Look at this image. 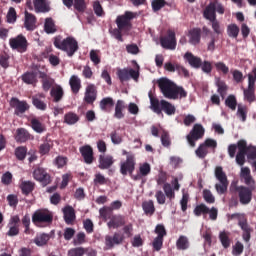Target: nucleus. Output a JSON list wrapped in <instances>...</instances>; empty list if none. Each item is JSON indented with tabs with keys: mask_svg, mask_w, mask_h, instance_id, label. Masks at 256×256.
Returning <instances> with one entry per match:
<instances>
[{
	"mask_svg": "<svg viewBox=\"0 0 256 256\" xmlns=\"http://www.w3.org/2000/svg\"><path fill=\"white\" fill-rule=\"evenodd\" d=\"M158 87L166 99H185L187 97V91L185 88L178 86L169 78H160L158 81Z\"/></svg>",
	"mask_w": 256,
	"mask_h": 256,
	"instance_id": "obj_1",
	"label": "nucleus"
},
{
	"mask_svg": "<svg viewBox=\"0 0 256 256\" xmlns=\"http://www.w3.org/2000/svg\"><path fill=\"white\" fill-rule=\"evenodd\" d=\"M53 45L59 51H64L68 57H73L79 51V42L73 36L66 38H63L61 35L55 36Z\"/></svg>",
	"mask_w": 256,
	"mask_h": 256,
	"instance_id": "obj_2",
	"label": "nucleus"
},
{
	"mask_svg": "<svg viewBox=\"0 0 256 256\" xmlns=\"http://www.w3.org/2000/svg\"><path fill=\"white\" fill-rule=\"evenodd\" d=\"M148 97L150 99L151 109L154 113L161 115L162 111H164L166 115H175V111H177V109L173 104H171V102H168L167 100L159 101L158 98L153 97V93L151 92H149Z\"/></svg>",
	"mask_w": 256,
	"mask_h": 256,
	"instance_id": "obj_3",
	"label": "nucleus"
},
{
	"mask_svg": "<svg viewBox=\"0 0 256 256\" xmlns=\"http://www.w3.org/2000/svg\"><path fill=\"white\" fill-rule=\"evenodd\" d=\"M32 222L38 227H49L53 223V212L47 209L36 210L32 215Z\"/></svg>",
	"mask_w": 256,
	"mask_h": 256,
	"instance_id": "obj_4",
	"label": "nucleus"
},
{
	"mask_svg": "<svg viewBox=\"0 0 256 256\" xmlns=\"http://www.w3.org/2000/svg\"><path fill=\"white\" fill-rule=\"evenodd\" d=\"M214 175L217 181H219V183L215 184V189L218 195H225V193H227V188L229 187V180L227 179V174L223 171V167L217 166Z\"/></svg>",
	"mask_w": 256,
	"mask_h": 256,
	"instance_id": "obj_5",
	"label": "nucleus"
},
{
	"mask_svg": "<svg viewBox=\"0 0 256 256\" xmlns=\"http://www.w3.org/2000/svg\"><path fill=\"white\" fill-rule=\"evenodd\" d=\"M137 17V13L126 11L123 15L116 18V25L120 31H129L133 29L131 21Z\"/></svg>",
	"mask_w": 256,
	"mask_h": 256,
	"instance_id": "obj_6",
	"label": "nucleus"
},
{
	"mask_svg": "<svg viewBox=\"0 0 256 256\" xmlns=\"http://www.w3.org/2000/svg\"><path fill=\"white\" fill-rule=\"evenodd\" d=\"M235 218H238V225L243 231L242 239L246 243H249V241H251V231H253V229H251V226H249V223L247 222V217L239 213L231 214L230 219H235Z\"/></svg>",
	"mask_w": 256,
	"mask_h": 256,
	"instance_id": "obj_7",
	"label": "nucleus"
},
{
	"mask_svg": "<svg viewBox=\"0 0 256 256\" xmlns=\"http://www.w3.org/2000/svg\"><path fill=\"white\" fill-rule=\"evenodd\" d=\"M209 149H217V140L208 138L203 143L199 145V147L195 150L196 156L199 159H205L207 155H209Z\"/></svg>",
	"mask_w": 256,
	"mask_h": 256,
	"instance_id": "obj_8",
	"label": "nucleus"
},
{
	"mask_svg": "<svg viewBox=\"0 0 256 256\" xmlns=\"http://www.w3.org/2000/svg\"><path fill=\"white\" fill-rule=\"evenodd\" d=\"M254 190L247 188V186H234V191L237 193L241 205H249L251 203Z\"/></svg>",
	"mask_w": 256,
	"mask_h": 256,
	"instance_id": "obj_9",
	"label": "nucleus"
},
{
	"mask_svg": "<svg viewBox=\"0 0 256 256\" xmlns=\"http://www.w3.org/2000/svg\"><path fill=\"white\" fill-rule=\"evenodd\" d=\"M203 137H205V128H203V125L194 124L192 130L186 136V139L190 147H195L196 141H199V139H203Z\"/></svg>",
	"mask_w": 256,
	"mask_h": 256,
	"instance_id": "obj_10",
	"label": "nucleus"
},
{
	"mask_svg": "<svg viewBox=\"0 0 256 256\" xmlns=\"http://www.w3.org/2000/svg\"><path fill=\"white\" fill-rule=\"evenodd\" d=\"M11 49L18 51V53H25L29 47V42L23 34H19L14 38L9 39Z\"/></svg>",
	"mask_w": 256,
	"mask_h": 256,
	"instance_id": "obj_11",
	"label": "nucleus"
},
{
	"mask_svg": "<svg viewBox=\"0 0 256 256\" xmlns=\"http://www.w3.org/2000/svg\"><path fill=\"white\" fill-rule=\"evenodd\" d=\"M135 165L137 162L135 161V156L133 154H128L126 156V160L121 162L120 164V173L121 175H130L133 178V172L135 171Z\"/></svg>",
	"mask_w": 256,
	"mask_h": 256,
	"instance_id": "obj_12",
	"label": "nucleus"
},
{
	"mask_svg": "<svg viewBox=\"0 0 256 256\" xmlns=\"http://www.w3.org/2000/svg\"><path fill=\"white\" fill-rule=\"evenodd\" d=\"M32 175L35 181L42 183V187H47V185L51 184V175H49L47 170L41 166L36 167L33 170Z\"/></svg>",
	"mask_w": 256,
	"mask_h": 256,
	"instance_id": "obj_13",
	"label": "nucleus"
},
{
	"mask_svg": "<svg viewBox=\"0 0 256 256\" xmlns=\"http://www.w3.org/2000/svg\"><path fill=\"white\" fill-rule=\"evenodd\" d=\"M116 75L121 83L129 81V79H134V81L139 80V71H136L133 68L118 69Z\"/></svg>",
	"mask_w": 256,
	"mask_h": 256,
	"instance_id": "obj_14",
	"label": "nucleus"
},
{
	"mask_svg": "<svg viewBox=\"0 0 256 256\" xmlns=\"http://www.w3.org/2000/svg\"><path fill=\"white\" fill-rule=\"evenodd\" d=\"M160 44L163 49H170L171 51L177 49V38L175 31L168 30L167 35L160 38Z\"/></svg>",
	"mask_w": 256,
	"mask_h": 256,
	"instance_id": "obj_15",
	"label": "nucleus"
},
{
	"mask_svg": "<svg viewBox=\"0 0 256 256\" xmlns=\"http://www.w3.org/2000/svg\"><path fill=\"white\" fill-rule=\"evenodd\" d=\"M10 107L14 109V115H17L18 117L20 115H23L26 111H29L30 106L27 103V101L19 100L17 97H12L10 100Z\"/></svg>",
	"mask_w": 256,
	"mask_h": 256,
	"instance_id": "obj_16",
	"label": "nucleus"
},
{
	"mask_svg": "<svg viewBox=\"0 0 256 256\" xmlns=\"http://www.w3.org/2000/svg\"><path fill=\"white\" fill-rule=\"evenodd\" d=\"M97 86L95 84H88L85 88L83 101L86 105H93L97 101Z\"/></svg>",
	"mask_w": 256,
	"mask_h": 256,
	"instance_id": "obj_17",
	"label": "nucleus"
},
{
	"mask_svg": "<svg viewBox=\"0 0 256 256\" xmlns=\"http://www.w3.org/2000/svg\"><path fill=\"white\" fill-rule=\"evenodd\" d=\"M123 241H125V235L121 234V232H115L112 236L107 235L105 237V245L108 249H113V247L123 245Z\"/></svg>",
	"mask_w": 256,
	"mask_h": 256,
	"instance_id": "obj_18",
	"label": "nucleus"
},
{
	"mask_svg": "<svg viewBox=\"0 0 256 256\" xmlns=\"http://www.w3.org/2000/svg\"><path fill=\"white\" fill-rule=\"evenodd\" d=\"M80 155L86 165H93L95 161V155L93 152V147L90 145H84L79 148Z\"/></svg>",
	"mask_w": 256,
	"mask_h": 256,
	"instance_id": "obj_19",
	"label": "nucleus"
},
{
	"mask_svg": "<svg viewBox=\"0 0 256 256\" xmlns=\"http://www.w3.org/2000/svg\"><path fill=\"white\" fill-rule=\"evenodd\" d=\"M21 222V219L19 218V216H12L8 222V231L6 233V235L8 237H17V235H19V223Z\"/></svg>",
	"mask_w": 256,
	"mask_h": 256,
	"instance_id": "obj_20",
	"label": "nucleus"
},
{
	"mask_svg": "<svg viewBox=\"0 0 256 256\" xmlns=\"http://www.w3.org/2000/svg\"><path fill=\"white\" fill-rule=\"evenodd\" d=\"M14 139L16 143H27V141H33L35 139L29 130L25 128H17L14 134Z\"/></svg>",
	"mask_w": 256,
	"mask_h": 256,
	"instance_id": "obj_21",
	"label": "nucleus"
},
{
	"mask_svg": "<svg viewBox=\"0 0 256 256\" xmlns=\"http://www.w3.org/2000/svg\"><path fill=\"white\" fill-rule=\"evenodd\" d=\"M245 155H247V141H238V153L236 155V163L243 167L245 165Z\"/></svg>",
	"mask_w": 256,
	"mask_h": 256,
	"instance_id": "obj_22",
	"label": "nucleus"
},
{
	"mask_svg": "<svg viewBox=\"0 0 256 256\" xmlns=\"http://www.w3.org/2000/svg\"><path fill=\"white\" fill-rule=\"evenodd\" d=\"M240 177L244 180L248 189H255V180L253 176H251V169H249V167L241 168Z\"/></svg>",
	"mask_w": 256,
	"mask_h": 256,
	"instance_id": "obj_23",
	"label": "nucleus"
},
{
	"mask_svg": "<svg viewBox=\"0 0 256 256\" xmlns=\"http://www.w3.org/2000/svg\"><path fill=\"white\" fill-rule=\"evenodd\" d=\"M98 167L99 169L105 170L113 167V163H115V159L111 155L100 154L98 158Z\"/></svg>",
	"mask_w": 256,
	"mask_h": 256,
	"instance_id": "obj_24",
	"label": "nucleus"
},
{
	"mask_svg": "<svg viewBox=\"0 0 256 256\" xmlns=\"http://www.w3.org/2000/svg\"><path fill=\"white\" fill-rule=\"evenodd\" d=\"M24 27L26 31H35L37 29V17L28 11H25Z\"/></svg>",
	"mask_w": 256,
	"mask_h": 256,
	"instance_id": "obj_25",
	"label": "nucleus"
},
{
	"mask_svg": "<svg viewBox=\"0 0 256 256\" xmlns=\"http://www.w3.org/2000/svg\"><path fill=\"white\" fill-rule=\"evenodd\" d=\"M62 212L66 225H73V223H75V219H77V216L75 215V209L68 205L62 209Z\"/></svg>",
	"mask_w": 256,
	"mask_h": 256,
	"instance_id": "obj_26",
	"label": "nucleus"
},
{
	"mask_svg": "<svg viewBox=\"0 0 256 256\" xmlns=\"http://www.w3.org/2000/svg\"><path fill=\"white\" fill-rule=\"evenodd\" d=\"M127 221L125 220V216L123 215H113L110 218V221L107 223L109 229H119V227H123L126 225Z\"/></svg>",
	"mask_w": 256,
	"mask_h": 256,
	"instance_id": "obj_27",
	"label": "nucleus"
},
{
	"mask_svg": "<svg viewBox=\"0 0 256 256\" xmlns=\"http://www.w3.org/2000/svg\"><path fill=\"white\" fill-rule=\"evenodd\" d=\"M55 235L54 231H51L49 234L40 233L34 238V243L37 247H45L50 241V239Z\"/></svg>",
	"mask_w": 256,
	"mask_h": 256,
	"instance_id": "obj_28",
	"label": "nucleus"
},
{
	"mask_svg": "<svg viewBox=\"0 0 256 256\" xmlns=\"http://www.w3.org/2000/svg\"><path fill=\"white\" fill-rule=\"evenodd\" d=\"M151 174V164L145 162L143 164H140L139 171L137 175L133 176V181H141L143 177H147V175Z\"/></svg>",
	"mask_w": 256,
	"mask_h": 256,
	"instance_id": "obj_29",
	"label": "nucleus"
},
{
	"mask_svg": "<svg viewBox=\"0 0 256 256\" xmlns=\"http://www.w3.org/2000/svg\"><path fill=\"white\" fill-rule=\"evenodd\" d=\"M184 59L189 63L190 67H193V69H201V65H203V60L191 52H187L184 55Z\"/></svg>",
	"mask_w": 256,
	"mask_h": 256,
	"instance_id": "obj_30",
	"label": "nucleus"
},
{
	"mask_svg": "<svg viewBox=\"0 0 256 256\" xmlns=\"http://www.w3.org/2000/svg\"><path fill=\"white\" fill-rule=\"evenodd\" d=\"M188 43L190 45H199L201 43V28H192L188 32Z\"/></svg>",
	"mask_w": 256,
	"mask_h": 256,
	"instance_id": "obj_31",
	"label": "nucleus"
},
{
	"mask_svg": "<svg viewBox=\"0 0 256 256\" xmlns=\"http://www.w3.org/2000/svg\"><path fill=\"white\" fill-rule=\"evenodd\" d=\"M215 3L210 2L208 6H206L203 17L204 19H207V21H215L217 19V13L215 11Z\"/></svg>",
	"mask_w": 256,
	"mask_h": 256,
	"instance_id": "obj_32",
	"label": "nucleus"
},
{
	"mask_svg": "<svg viewBox=\"0 0 256 256\" xmlns=\"http://www.w3.org/2000/svg\"><path fill=\"white\" fill-rule=\"evenodd\" d=\"M99 107L104 113H110L111 109L115 107V100L112 97H105L100 101Z\"/></svg>",
	"mask_w": 256,
	"mask_h": 256,
	"instance_id": "obj_33",
	"label": "nucleus"
},
{
	"mask_svg": "<svg viewBox=\"0 0 256 256\" xmlns=\"http://www.w3.org/2000/svg\"><path fill=\"white\" fill-rule=\"evenodd\" d=\"M69 85L72 93L77 95L81 91V78L77 75H72L69 79Z\"/></svg>",
	"mask_w": 256,
	"mask_h": 256,
	"instance_id": "obj_34",
	"label": "nucleus"
},
{
	"mask_svg": "<svg viewBox=\"0 0 256 256\" xmlns=\"http://www.w3.org/2000/svg\"><path fill=\"white\" fill-rule=\"evenodd\" d=\"M125 109H127V104H125V101L117 100L114 112L115 119H123L125 117V114L123 113Z\"/></svg>",
	"mask_w": 256,
	"mask_h": 256,
	"instance_id": "obj_35",
	"label": "nucleus"
},
{
	"mask_svg": "<svg viewBox=\"0 0 256 256\" xmlns=\"http://www.w3.org/2000/svg\"><path fill=\"white\" fill-rule=\"evenodd\" d=\"M30 127L31 129H33V131H35V133H38L39 135L47 131V127L45 126V124L41 123V121H39V119L37 118H32L30 120Z\"/></svg>",
	"mask_w": 256,
	"mask_h": 256,
	"instance_id": "obj_36",
	"label": "nucleus"
},
{
	"mask_svg": "<svg viewBox=\"0 0 256 256\" xmlns=\"http://www.w3.org/2000/svg\"><path fill=\"white\" fill-rule=\"evenodd\" d=\"M33 3L36 13H49L51 10L49 4L45 0H33Z\"/></svg>",
	"mask_w": 256,
	"mask_h": 256,
	"instance_id": "obj_37",
	"label": "nucleus"
},
{
	"mask_svg": "<svg viewBox=\"0 0 256 256\" xmlns=\"http://www.w3.org/2000/svg\"><path fill=\"white\" fill-rule=\"evenodd\" d=\"M50 95L53 98L54 103H59V101L63 99L65 92L63 91V87L56 85L51 88Z\"/></svg>",
	"mask_w": 256,
	"mask_h": 256,
	"instance_id": "obj_38",
	"label": "nucleus"
},
{
	"mask_svg": "<svg viewBox=\"0 0 256 256\" xmlns=\"http://www.w3.org/2000/svg\"><path fill=\"white\" fill-rule=\"evenodd\" d=\"M44 31L47 35H53L57 33V25H55V20L53 18H46L44 23Z\"/></svg>",
	"mask_w": 256,
	"mask_h": 256,
	"instance_id": "obj_39",
	"label": "nucleus"
},
{
	"mask_svg": "<svg viewBox=\"0 0 256 256\" xmlns=\"http://www.w3.org/2000/svg\"><path fill=\"white\" fill-rule=\"evenodd\" d=\"M21 79L26 85H35V83H37V72H25L21 76Z\"/></svg>",
	"mask_w": 256,
	"mask_h": 256,
	"instance_id": "obj_40",
	"label": "nucleus"
},
{
	"mask_svg": "<svg viewBox=\"0 0 256 256\" xmlns=\"http://www.w3.org/2000/svg\"><path fill=\"white\" fill-rule=\"evenodd\" d=\"M20 189L23 195H29V193H33V189H35V182L23 180L20 183Z\"/></svg>",
	"mask_w": 256,
	"mask_h": 256,
	"instance_id": "obj_41",
	"label": "nucleus"
},
{
	"mask_svg": "<svg viewBox=\"0 0 256 256\" xmlns=\"http://www.w3.org/2000/svg\"><path fill=\"white\" fill-rule=\"evenodd\" d=\"M229 237H231V232L222 231L219 233L220 243L224 249L231 247V239Z\"/></svg>",
	"mask_w": 256,
	"mask_h": 256,
	"instance_id": "obj_42",
	"label": "nucleus"
},
{
	"mask_svg": "<svg viewBox=\"0 0 256 256\" xmlns=\"http://www.w3.org/2000/svg\"><path fill=\"white\" fill-rule=\"evenodd\" d=\"M79 115H77V113L75 112H68L64 115V121L63 123H65L66 125H75L77 123H79Z\"/></svg>",
	"mask_w": 256,
	"mask_h": 256,
	"instance_id": "obj_43",
	"label": "nucleus"
},
{
	"mask_svg": "<svg viewBox=\"0 0 256 256\" xmlns=\"http://www.w3.org/2000/svg\"><path fill=\"white\" fill-rule=\"evenodd\" d=\"M142 209L145 215H149L150 217L155 214V204L153 200L144 201L142 203Z\"/></svg>",
	"mask_w": 256,
	"mask_h": 256,
	"instance_id": "obj_44",
	"label": "nucleus"
},
{
	"mask_svg": "<svg viewBox=\"0 0 256 256\" xmlns=\"http://www.w3.org/2000/svg\"><path fill=\"white\" fill-rule=\"evenodd\" d=\"M189 245V238L187 236H180L176 242V247L179 251H187Z\"/></svg>",
	"mask_w": 256,
	"mask_h": 256,
	"instance_id": "obj_45",
	"label": "nucleus"
},
{
	"mask_svg": "<svg viewBox=\"0 0 256 256\" xmlns=\"http://www.w3.org/2000/svg\"><path fill=\"white\" fill-rule=\"evenodd\" d=\"M244 101L248 103H254L255 101V89L253 88H243Z\"/></svg>",
	"mask_w": 256,
	"mask_h": 256,
	"instance_id": "obj_46",
	"label": "nucleus"
},
{
	"mask_svg": "<svg viewBox=\"0 0 256 256\" xmlns=\"http://www.w3.org/2000/svg\"><path fill=\"white\" fill-rule=\"evenodd\" d=\"M100 217L104 219V221H107V219H111L113 217V208L110 206H104L99 210Z\"/></svg>",
	"mask_w": 256,
	"mask_h": 256,
	"instance_id": "obj_47",
	"label": "nucleus"
},
{
	"mask_svg": "<svg viewBox=\"0 0 256 256\" xmlns=\"http://www.w3.org/2000/svg\"><path fill=\"white\" fill-rule=\"evenodd\" d=\"M27 148L25 146H19L15 149V157L18 161H25V157H27Z\"/></svg>",
	"mask_w": 256,
	"mask_h": 256,
	"instance_id": "obj_48",
	"label": "nucleus"
},
{
	"mask_svg": "<svg viewBox=\"0 0 256 256\" xmlns=\"http://www.w3.org/2000/svg\"><path fill=\"white\" fill-rule=\"evenodd\" d=\"M163 191L167 199H169L170 201H173V199H175V190H173V186H171V184L169 183L164 184Z\"/></svg>",
	"mask_w": 256,
	"mask_h": 256,
	"instance_id": "obj_49",
	"label": "nucleus"
},
{
	"mask_svg": "<svg viewBox=\"0 0 256 256\" xmlns=\"http://www.w3.org/2000/svg\"><path fill=\"white\" fill-rule=\"evenodd\" d=\"M239 26L237 24H230L227 27V34L229 37H232V39H237L239 37Z\"/></svg>",
	"mask_w": 256,
	"mask_h": 256,
	"instance_id": "obj_50",
	"label": "nucleus"
},
{
	"mask_svg": "<svg viewBox=\"0 0 256 256\" xmlns=\"http://www.w3.org/2000/svg\"><path fill=\"white\" fill-rule=\"evenodd\" d=\"M225 105L226 107L231 109V111H235V109H237V98L235 97V95H229L225 100Z\"/></svg>",
	"mask_w": 256,
	"mask_h": 256,
	"instance_id": "obj_51",
	"label": "nucleus"
},
{
	"mask_svg": "<svg viewBox=\"0 0 256 256\" xmlns=\"http://www.w3.org/2000/svg\"><path fill=\"white\" fill-rule=\"evenodd\" d=\"M209 213V207L205 204H199L194 209V215L196 217H201V215H208Z\"/></svg>",
	"mask_w": 256,
	"mask_h": 256,
	"instance_id": "obj_52",
	"label": "nucleus"
},
{
	"mask_svg": "<svg viewBox=\"0 0 256 256\" xmlns=\"http://www.w3.org/2000/svg\"><path fill=\"white\" fill-rule=\"evenodd\" d=\"M165 5H167V1L165 0H152L151 2L152 11L154 13H157V11H161L163 7H165Z\"/></svg>",
	"mask_w": 256,
	"mask_h": 256,
	"instance_id": "obj_53",
	"label": "nucleus"
},
{
	"mask_svg": "<svg viewBox=\"0 0 256 256\" xmlns=\"http://www.w3.org/2000/svg\"><path fill=\"white\" fill-rule=\"evenodd\" d=\"M73 7L78 13H85L87 4L85 3V0H74Z\"/></svg>",
	"mask_w": 256,
	"mask_h": 256,
	"instance_id": "obj_54",
	"label": "nucleus"
},
{
	"mask_svg": "<svg viewBox=\"0 0 256 256\" xmlns=\"http://www.w3.org/2000/svg\"><path fill=\"white\" fill-rule=\"evenodd\" d=\"M32 104L39 111H45L47 109V104L44 103L43 100H41V99H39V98H37L35 96L32 97Z\"/></svg>",
	"mask_w": 256,
	"mask_h": 256,
	"instance_id": "obj_55",
	"label": "nucleus"
},
{
	"mask_svg": "<svg viewBox=\"0 0 256 256\" xmlns=\"http://www.w3.org/2000/svg\"><path fill=\"white\" fill-rule=\"evenodd\" d=\"M217 93H219L220 97H222V99H225V95H227V84L224 81H218L217 82Z\"/></svg>",
	"mask_w": 256,
	"mask_h": 256,
	"instance_id": "obj_56",
	"label": "nucleus"
},
{
	"mask_svg": "<svg viewBox=\"0 0 256 256\" xmlns=\"http://www.w3.org/2000/svg\"><path fill=\"white\" fill-rule=\"evenodd\" d=\"M244 249L245 246H243V243L237 241L235 245L232 247V255L240 256L243 254Z\"/></svg>",
	"mask_w": 256,
	"mask_h": 256,
	"instance_id": "obj_57",
	"label": "nucleus"
},
{
	"mask_svg": "<svg viewBox=\"0 0 256 256\" xmlns=\"http://www.w3.org/2000/svg\"><path fill=\"white\" fill-rule=\"evenodd\" d=\"M9 59H11V56L7 53L0 54V66H2L3 69H9Z\"/></svg>",
	"mask_w": 256,
	"mask_h": 256,
	"instance_id": "obj_58",
	"label": "nucleus"
},
{
	"mask_svg": "<svg viewBox=\"0 0 256 256\" xmlns=\"http://www.w3.org/2000/svg\"><path fill=\"white\" fill-rule=\"evenodd\" d=\"M161 143L163 147H166V148L171 147V136H169V132L167 131L162 132Z\"/></svg>",
	"mask_w": 256,
	"mask_h": 256,
	"instance_id": "obj_59",
	"label": "nucleus"
},
{
	"mask_svg": "<svg viewBox=\"0 0 256 256\" xmlns=\"http://www.w3.org/2000/svg\"><path fill=\"white\" fill-rule=\"evenodd\" d=\"M203 199L204 201H206V203H209L210 205L215 203V196H213L211 190H203Z\"/></svg>",
	"mask_w": 256,
	"mask_h": 256,
	"instance_id": "obj_60",
	"label": "nucleus"
},
{
	"mask_svg": "<svg viewBox=\"0 0 256 256\" xmlns=\"http://www.w3.org/2000/svg\"><path fill=\"white\" fill-rule=\"evenodd\" d=\"M122 231H123L124 237H127L128 239L133 237V224L132 223H129L126 225L124 224Z\"/></svg>",
	"mask_w": 256,
	"mask_h": 256,
	"instance_id": "obj_61",
	"label": "nucleus"
},
{
	"mask_svg": "<svg viewBox=\"0 0 256 256\" xmlns=\"http://www.w3.org/2000/svg\"><path fill=\"white\" fill-rule=\"evenodd\" d=\"M51 151V143L49 141H45L39 146L40 155H47Z\"/></svg>",
	"mask_w": 256,
	"mask_h": 256,
	"instance_id": "obj_62",
	"label": "nucleus"
},
{
	"mask_svg": "<svg viewBox=\"0 0 256 256\" xmlns=\"http://www.w3.org/2000/svg\"><path fill=\"white\" fill-rule=\"evenodd\" d=\"M86 235L85 232H79L76 235V238L73 239V245L77 246V245H83V243H85V239H86Z\"/></svg>",
	"mask_w": 256,
	"mask_h": 256,
	"instance_id": "obj_63",
	"label": "nucleus"
},
{
	"mask_svg": "<svg viewBox=\"0 0 256 256\" xmlns=\"http://www.w3.org/2000/svg\"><path fill=\"white\" fill-rule=\"evenodd\" d=\"M68 254H69V256H84L85 248H83V247L73 248V249L69 250Z\"/></svg>",
	"mask_w": 256,
	"mask_h": 256,
	"instance_id": "obj_64",
	"label": "nucleus"
}]
</instances>
